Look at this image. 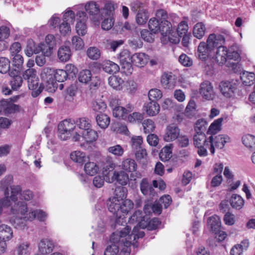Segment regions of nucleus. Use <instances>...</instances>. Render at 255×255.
Returning <instances> with one entry per match:
<instances>
[{
	"label": "nucleus",
	"mask_w": 255,
	"mask_h": 255,
	"mask_svg": "<svg viewBox=\"0 0 255 255\" xmlns=\"http://www.w3.org/2000/svg\"><path fill=\"white\" fill-rule=\"evenodd\" d=\"M27 212V205L22 202H17L11 208L13 216L10 221L15 228L24 229L27 221H31L36 218L40 221H44L47 216L46 213L41 210Z\"/></svg>",
	"instance_id": "nucleus-1"
},
{
	"label": "nucleus",
	"mask_w": 255,
	"mask_h": 255,
	"mask_svg": "<svg viewBox=\"0 0 255 255\" xmlns=\"http://www.w3.org/2000/svg\"><path fill=\"white\" fill-rule=\"evenodd\" d=\"M123 197H118L116 194L107 201V205L109 211L113 214L116 218V225H123L126 222L125 216L132 209L133 203L129 199L124 200Z\"/></svg>",
	"instance_id": "nucleus-2"
},
{
	"label": "nucleus",
	"mask_w": 255,
	"mask_h": 255,
	"mask_svg": "<svg viewBox=\"0 0 255 255\" xmlns=\"http://www.w3.org/2000/svg\"><path fill=\"white\" fill-rule=\"evenodd\" d=\"M194 144L195 146H201L204 145L206 148H208L211 153L213 154L215 152V149H222L223 148V137L222 135L215 136L211 135L207 139L205 134L200 131H197L194 135Z\"/></svg>",
	"instance_id": "nucleus-3"
},
{
	"label": "nucleus",
	"mask_w": 255,
	"mask_h": 255,
	"mask_svg": "<svg viewBox=\"0 0 255 255\" xmlns=\"http://www.w3.org/2000/svg\"><path fill=\"white\" fill-rule=\"evenodd\" d=\"M207 227L214 234V239L210 241L209 244L212 247L223 246V231L221 230V221L216 215L208 218Z\"/></svg>",
	"instance_id": "nucleus-4"
},
{
	"label": "nucleus",
	"mask_w": 255,
	"mask_h": 255,
	"mask_svg": "<svg viewBox=\"0 0 255 255\" xmlns=\"http://www.w3.org/2000/svg\"><path fill=\"white\" fill-rule=\"evenodd\" d=\"M24 79L27 80L28 87L31 91V96L37 97L42 91L43 89L38 87V78L36 75V72L33 69H28L23 73Z\"/></svg>",
	"instance_id": "nucleus-5"
},
{
	"label": "nucleus",
	"mask_w": 255,
	"mask_h": 255,
	"mask_svg": "<svg viewBox=\"0 0 255 255\" xmlns=\"http://www.w3.org/2000/svg\"><path fill=\"white\" fill-rule=\"evenodd\" d=\"M224 51L226 52V56L229 59L238 60L240 58V55L238 52V47L235 42V39L230 32L224 30Z\"/></svg>",
	"instance_id": "nucleus-6"
},
{
	"label": "nucleus",
	"mask_w": 255,
	"mask_h": 255,
	"mask_svg": "<svg viewBox=\"0 0 255 255\" xmlns=\"http://www.w3.org/2000/svg\"><path fill=\"white\" fill-rule=\"evenodd\" d=\"M128 229L127 232L120 231V232H116L111 235L110 240L113 243H119V245H123V248L121 250L118 255H129L130 252V247L131 245L130 241L127 240V238H125L127 235Z\"/></svg>",
	"instance_id": "nucleus-7"
},
{
	"label": "nucleus",
	"mask_w": 255,
	"mask_h": 255,
	"mask_svg": "<svg viewBox=\"0 0 255 255\" xmlns=\"http://www.w3.org/2000/svg\"><path fill=\"white\" fill-rule=\"evenodd\" d=\"M148 28L153 34L160 32L163 36H167L171 30V24L169 21H160L155 17L151 18L148 21Z\"/></svg>",
	"instance_id": "nucleus-8"
},
{
	"label": "nucleus",
	"mask_w": 255,
	"mask_h": 255,
	"mask_svg": "<svg viewBox=\"0 0 255 255\" xmlns=\"http://www.w3.org/2000/svg\"><path fill=\"white\" fill-rule=\"evenodd\" d=\"M78 79L80 83L85 84H87L91 82L89 86L90 89L97 88L100 84L98 77H92L91 71L87 69L82 70L79 72Z\"/></svg>",
	"instance_id": "nucleus-9"
},
{
	"label": "nucleus",
	"mask_w": 255,
	"mask_h": 255,
	"mask_svg": "<svg viewBox=\"0 0 255 255\" xmlns=\"http://www.w3.org/2000/svg\"><path fill=\"white\" fill-rule=\"evenodd\" d=\"M238 81L237 80L232 79L231 81H224V104L228 102L225 98L229 99V103L227 107L232 106L235 100L234 94L238 86Z\"/></svg>",
	"instance_id": "nucleus-10"
},
{
	"label": "nucleus",
	"mask_w": 255,
	"mask_h": 255,
	"mask_svg": "<svg viewBox=\"0 0 255 255\" xmlns=\"http://www.w3.org/2000/svg\"><path fill=\"white\" fill-rule=\"evenodd\" d=\"M116 104H118L117 100H113L110 103V106L113 110V116L117 118L125 119L127 114L132 110L133 107L128 104V108L126 109L123 107L116 105Z\"/></svg>",
	"instance_id": "nucleus-11"
},
{
	"label": "nucleus",
	"mask_w": 255,
	"mask_h": 255,
	"mask_svg": "<svg viewBox=\"0 0 255 255\" xmlns=\"http://www.w3.org/2000/svg\"><path fill=\"white\" fill-rule=\"evenodd\" d=\"M224 177L226 179V186L228 187L227 190L230 192L236 190L241 185V181L237 180L234 182L235 175L229 167L224 168Z\"/></svg>",
	"instance_id": "nucleus-12"
},
{
	"label": "nucleus",
	"mask_w": 255,
	"mask_h": 255,
	"mask_svg": "<svg viewBox=\"0 0 255 255\" xmlns=\"http://www.w3.org/2000/svg\"><path fill=\"white\" fill-rule=\"evenodd\" d=\"M83 130L81 132L82 135L75 132L73 139L74 141L81 140L83 138L87 142H92L95 141L98 138V133L93 128H82Z\"/></svg>",
	"instance_id": "nucleus-13"
},
{
	"label": "nucleus",
	"mask_w": 255,
	"mask_h": 255,
	"mask_svg": "<svg viewBox=\"0 0 255 255\" xmlns=\"http://www.w3.org/2000/svg\"><path fill=\"white\" fill-rule=\"evenodd\" d=\"M54 72L55 70L49 67H45L41 71V77L49 88L56 87L54 79Z\"/></svg>",
	"instance_id": "nucleus-14"
},
{
	"label": "nucleus",
	"mask_w": 255,
	"mask_h": 255,
	"mask_svg": "<svg viewBox=\"0 0 255 255\" xmlns=\"http://www.w3.org/2000/svg\"><path fill=\"white\" fill-rule=\"evenodd\" d=\"M85 8L86 11L89 13L90 15L93 16L92 18L95 21L99 22L102 19L100 7L95 2L90 1L87 2L85 4Z\"/></svg>",
	"instance_id": "nucleus-15"
},
{
	"label": "nucleus",
	"mask_w": 255,
	"mask_h": 255,
	"mask_svg": "<svg viewBox=\"0 0 255 255\" xmlns=\"http://www.w3.org/2000/svg\"><path fill=\"white\" fill-rule=\"evenodd\" d=\"M19 106L7 100L0 101V113L5 115L10 114L18 112Z\"/></svg>",
	"instance_id": "nucleus-16"
},
{
	"label": "nucleus",
	"mask_w": 255,
	"mask_h": 255,
	"mask_svg": "<svg viewBox=\"0 0 255 255\" xmlns=\"http://www.w3.org/2000/svg\"><path fill=\"white\" fill-rule=\"evenodd\" d=\"M206 42L213 50L215 48H221L223 46V35L219 33H211L208 36Z\"/></svg>",
	"instance_id": "nucleus-17"
},
{
	"label": "nucleus",
	"mask_w": 255,
	"mask_h": 255,
	"mask_svg": "<svg viewBox=\"0 0 255 255\" xmlns=\"http://www.w3.org/2000/svg\"><path fill=\"white\" fill-rule=\"evenodd\" d=\"M213 50L211 47L208 46L207 42H201L197 49L198 58L203 61H205L210 56V52Z\"/></svg>",
	"instance_id": "nucleus-18"
},
{
	"label": "nucleus",
	"mask_w": 255,
	"mask_h": 255,
	"mask_svg": "<svg viewBox=\"0 0 255 255\" xmlns=\"http://www.w3.org/2000/svg\"><path fill=\"white\" fill-rule=\"evenodd\" d=\"M160 82L162 86L167 89H173L175 85V78L171 72H164L161 75Z\"/></svg>",
	"instance_id": "nucleus-19"
},
{
	"label": "nucleus",
	"mask_w": 255,
	"mask_h": 255,
	"mask_svg": "<svg viewBox=\"0 0 255 255\" xmlns=\"http://www.w3.org/2000/svg\"><path fill=\"white\" fill-rule=\"evenodd\" d=\"M140 190L144 196H154L155 192L153 185H152L147 178H143L140 183Z\"/></svg>",
	"instance_id": "nucleus-20"
},
{
	"label": "nucleus",
	"mask_w": 255,
	"mask_h": 255,
	"mask_svg": "<svg viewBox=\"0 0 255 255\" xmlns=\"http://www.w3.org/2000/svg\"><path fill=\"white\" fill-rule=\"evenodd\" d=\"M143 109L149 116H155L160 112V107L157 102L150 101L144 104Z\"/></svg>",
	"instance_id": "nucleus-21"
},
{
	"label": "nucleus",
	"mask_w": 255,
	"mask_h": 255,
	"mask_svg": "<svg viewBox=\"0 0 255 255\" xmlns=\"http://www.w3.org/2000/svg\"><path fill=\"white\" fill-rule=\"evenodd\" d=\"M200 93L204 99L208 100H212L214 96L212 87L208 81H205L201 85Z\"/></svg>",
	"instance_id": "nucleus-22"
},
{
	"label": "nucleus",
	"mask_w": 255,
	"mask_h": 255,
	"mask_svg": "<svg viewBox=\"0 0 255 255\" xmlns=\"http://www.w3.org/2000/svg\"><path fill=\"white\" fill-rule=\"evenodd\" d=\"M224 64L227 67L231 68L234 73L239 74L241 75L243 72L241 64L238 62L241 58L238 60H235L234 59H229L226 56V58L224 57Z\"/></svg>",
	"instance_id": "nucleus-23"
},
{
	"label": "nucleus",
	"mask_w": 255,
	"mask_h": 255,
	"mask_svg": "<svg viewBox=\"0 0 255 255\" xmlns=\"http://www.w3.org/2000/svg\"><path fill=\"white\" fill-rule=\"evenodd\" d=\"M148 56L143 53H137L131 56V62L136 67H143L147 62Z\"/></svg>",
	"instance_id": "nucleus-24"
},
{
	"label": "nucleus",
	"mask_w": 255,
	"mask_h": 255,
	"mask_svg": "<svg viewBox=\"0 0 255 255\" xmlns=\"http://www.w3.org/2000/svg\"><path fill=\"white\" fill-rule=\"evenodd\" d=\"M120 167L125 171L133 172L136 169L137 165L134 159L127 158L123 159Z\"/></svg>",
	"instance_id": "nucleus-25"
},
{
	"label": "nucleus",
	"mask_w": 255,
	"mask_h": 255,
	"mask_svg": "<svg viewBox=\"0 0 255 255\" xmlns=\"http://www.w3.org/2000/svg\"><path fill=\"white\" fill-rule=\"evenodd\" d=\"M53 243L48 239L41 240L38 244L39 251L43 255L51 253L53 251Z\"/></svg>",
	"instance_id": "nucleus-26"
},
{
	"label": "nucleus",
	"mask_w": 255,
	"mask_h": 255,
	"mask_svg": "<svg viewBox=\"0 0 255 255\" xmlns=\"http://www.w3.org/2000/svg\"><path fill=\"white\" fill-rule=\"evenodd\" d=\"M72 53L70 47L67 46H61L59 47L57 55L61 62H65L70 60Z\"/></svg>",
	"instance_id": "nucleus-27"
},
{
	"label": "nucleus",
	"mask_w": 255,
	"mask_h": 255,
	"mask_svg": "<svg viewBox=\"0 0 255 255\" xmlns=\"http://www.w3.org/2000/svg\"><path fill=\"white\" fill-rule=\"evenodd\" d=\"M127 229H128V232L127 233V235L125 237V238H127V240L130 241L131 242V241H134L139 238L143 237L144 236V233L143 232H139L138 234H136L137 228L136 227H134L131 234H129L131 228L128 226H127V227L122 231L123 232H127L126 230Z\"/></svg>",
	"instance_id": "nucleus-28"
},
{
	"label": "nucleus",
	"mask_w": 255,
	"mask_h": 255,
	"mask_svg": "<svg viewBox=\"0 0 255 255\" xmlns=\"http://www.w3.org/2000/svg\"><path fill=\"white\" fill-rule=\"evenodd\" d=\"M230 203L233 208L239 210L243 207L245 201L240 195L234 194L230 199Z\"/></svg>",
	"instance_id": "nucleus-29"
},
{
	"label": "nucleus",
	"mask_w": 255,
	"mask_h": 255,
	"mask_svg": "<svg viewBox=\"0 0 255 255\" xmlns=\"http://www.w3.org/2000/svg\"><path fill=\"white\" fill-rule=\"evenodd\" d=\"M30 252V243L25 242L17 245L14 254V255H29Z\"/></svg>",
	"instance_id": "nucleus-30"
},
{
	"label": "nucleus",
	"mask_w": 255,
	"mask_h": 255,
	"mask_svg": "<svg viewBox=\"0 0 255 255\" xmlns=\"http://www.w3.org/2000/svg\"><path fill=\"white\" fill-rule=\"evenodd\" d=\"M240 78L244 85L250 86L254 84L255 80V74L253 72L243 71L240 75Z\"/></svg>",
	"instance_id": "nucleus-31"
},
{
	"label": "nucleus",
	"mask_w": 255,
	"mask_h": 255,
	"mask_svg": "<svg viewBox=\"0 0 255 255\" xmlns=\"http://www.w3.org/2000/svg\"><path fill=\"white\" fill-rule=\"evenodd\" d=\"M112 180H116L122 185H126L129 181L128 175L123 171H114Z\"/></svg>",
	"instance_id": "nucleus-32"
},
{
	"label": "nucleus",
	"mask_w": 255,
	"mask_h": 255,
	"mask_svg": "<svg viewBox=\"0 0 255 255\" xmlns=\"http://www.w3.org/2000/svg\"><path fill=\"white\" fill-rule=\"evenodd\" d=\"M13 232L10 227L2 224L0 225V239L5 242L12 238Z\"/></svg>",
	"instance_id": "nucleus-33"
},
{
	"label": "nucleus",
	"mask_w": 255,
	"mask_h": 255,
	"mask_svg": "<svg viewBox=\"0 0 255 255\" xmlns=\"http://www.w3.org/2000/svg\"><path fill=\"white\" fill-rule=\"evenodd\" d=\"M206 28L203 22H198L194 26L193 34L196 38L201 39L204 36Z\"/></svg>",
	"instance_id": "nucleus-34"
},
{
	"label": "nucleus",
	"mask_w": 255,
	"mask_h": 255,
	"mask_svg": "<svg viewBox=\"0 0 255 255\" xmlns=\"http://www.w3.org/2000/svg\"><path fill=\"white\" fill-rule=\"evenodd\" d=\"M108 83L113 89L121 90L123 88L124 81L121 77L113 75L109 78Z\"/></svg>",
	"instance_id": "nucleus-35"
},
{
	"label": "nucleus",
	"mask_w": 255,
	"mask_h": 255,
	"mask_svg": "<svg viewBox=\"0 0 255 255\" xmlns=\"http://www.w3.org/2000/svg\"><path fill=\"white\" fill-rule=\"evenodd\" d=\"M38 44L36 45L35 42L31 39L27 41L25 53L28 57L31 56L33 53H39L40 49H38Z\"/></svg>",
	"instance_id": "nucleus-36"
},
{
	"label": "nucleus",
	"mask_w": 255,
	"mask_h": 255,
	"mask_svg": "<svg viewBox=\"0 0 255 255\" xmlns=\"http://www.w3.org/2000/svg\"><path fill=\"white\" fill-rule=\"evenodd\" d=\"M103 68L104 71L111 74L116 73L120 70L119 66L111 61H106L103 64Z\"/></svg>",
	"instance_id": "nucleus-37"
},
{
	"label": "nucleus",
	"mask_w": 255,
	"mask_h": 255,
	"mask_svg": "<svg viewBox=\"0 0 255 255\" xmlns=\"http://www.w3.org/2000/svg\"><path fill=\"white\" fill-rule=\"evenodd\" d=\"M180 134L179 128H168L164 135V139L167 142L177 139Z\"/></svg>",
	"instance_id": "nucleus-38"
},
{
	"label": "nucleus",
	"mask_w": 255,
	"mask_h": 255,
	"mask_svg": "<svg viewBox=\"0 0 255 255\" xmlns=\"http://www.w3.org/2000/svg\"><path fill=\"white\" fill-rule=\"evenodd\" d=\"M98 165L94 162L89 161L85 163L84 171L87 175L93 176L99 171Z\"/></svg>",
	"instance_id": "nucleus-39"
},
{
	"label": "nucleus",
	"mask_w": 255,
	"mask_h": 255,
	"mask_svg": "<svg viewBox=\"0 0 255 255\" xmlns=\"http://www.w3.org/2000/svg\"><path fill=\"white\" fill-rule=\"evenodd\" d=\"M242 142L247 148L255 149V137L250 134L244 135L242 137Z\"/></svg>",
	"instance_id": "nucleus-40"
},
{
	"label": "nucleus",
	"mask_w": 255,
	"mask_h": 255,
	"mask_svg": "<svg viewBox=\"0 0 255 255\" xmlns=\"http://www.w3.org/2000/svg\"><path fill=\"white\" fill-rule=\"evenodd\" d=\"M71 159L74 162L83 164L86 161L87 157L84 152L80 151H75L70 154Z\"/></svg>",
	"instance_id": "nucleus-41"
},
{
	"label": "nucleus",
	"mask_w": 255,
	"mask_h": 255,
	"mask_svg": "<svg viewBox=\"0 0 255 255\" xmlns=\"http://www.w3.org/2000/svg\"><path fill=\"white\" fill-rule=\"evenodd\" d=\"M96 121L100 128H107L110 123V118L107 115L100 114L97 115Z\"/></svg>",
	"instance_id": "nucleus-42"
},
{
	"label": "nucleus",
	"mask_w": 255,
	"mask_h": 255,
	"mask_svg": "<svg viewBox=\"0 0 255 255\" xmlns=\"http://www.w3.org/2000/svg\"><path fill=\"white\" fill-rule=\"evenodd\" d=\"M148 18L147 11L146 10H139L136 15V22L139 25L146 23Z\"/></svg>",
	"instance_id": "nucleus-43"
},
{
	"label": "nucleus",
	"mask_w": 255,
	"mask_h": 255,
	"mask_svg": "<svg viewBox=\"0 0 255 255\" xmlns=\"http://www.w3.org/2000/svg\"><path fill=\"white\" fill-rule=\"evenodd\" d=\"M172 156V147L165 146L159 153V157L162 161L168 160Z\"/></svg>",
	"instance_id": "nucleus-44"
},
{
	"label": "nucleus",
	"mask_w": 255,
	"mask_h": 255,
	"mask_svg": "<svg viewBox=\"0 0 255 255\" xmlns=\"http://www.w3.org/2000/svg\"><path fill=\"white\" fill-rule=\"evenodd\" d=\"M101 55L100 50L96 47H90L87 50V56L92 60H98Z\"/></svg>",
	"instance_id": "nucleus-45"
},
{
	"label": "nucleus",
	"mask_w": 255,
	"mask_h": 255,
	"mask_svg": "<svg viewBox=\"0 0 255 255\" xmlns=\"http://www.w3.org/2000/svg\"><path fill=\"white\" fill-rule=\"evenodd\" d=\"M91 121L87 118L82 117L75 120L74 128H90Z\"/></svg>",
	"instance_id": "nucleus-46"
},
{
	"label": "nucleus",
	"mask_w": 255,
	"mask_h": 255,
	"mask_svg": "<svg viewBox=\"0 0 255 255\" xmlns=\"http://www.w3.org/2000/svg\"><path fill=\"white\" fill-rule=\"evenodd\" d=\"M74 129L70 128L68 130L66 128H58L57 133L59 138L62 140H67L72 136Z\"/></svg>",
	"instance_id": "nucleus-47"
},
{
	"label": "nucleus",
	"mask_w": 255,
	"mask_h": 255,
	"mask_svg": "<svg viewBox=\"0 0 255 255\" xmlns=\"http://www.w3.org/2000/svg\"><path fill=\"white\" fill-rule=\"evenodd\" d=\"M196 114V103L194 100H191L189 102L185 111V115L187 117L191 118Z\"/></svg>",
	"instance_id": "nucleus-48"
},
{
	"label": "nucleus",
	"mask_w": 255,
	"mask_h": 255,
	"mask_svg": "<svg viewBox=\"0 0 255 255\" xmlns=\"http://www.w3.org/2000/svg\"><path fill=\"white\" fill-rule=\"evenodd\" d=\"M148 96L149 101L156 102L162 98V93L158 89H151L148 92Z\"/></svg>",
	"instance_id": "nucleus-49"
},
{
	"label": "nucleus",
	"mask_w": 255,
	"mask_h": 255,
	"mask_svg": "<svg viewBox=\"0 0 255 255\" xmlns=\"http://www.w3.org/2000/svg\"><path fill=\"white\" fill-rule=\"evenodd\" d=\"M215 48L216 51L212 58L217 64L222 66L223 64V46Z\"/></svg>",
	"instance_id": "nucleus-50"
},
{
	"label": "nucleus",
	"mask_w": 255,
	"mask_h": 255,
	"mask_svg": "<svg viewBox=\"0 0 255 255\" xmlns=\"http://www.w3.org/2000/svg\"><path fill=\"white\" fill-rule=\"evenodd\" d=\"M67 78H69L68 74H67L66 71H65L64 70L57 69L55 70L54 74V81H57L59 82H62L66 80Z\"/></svg>",
	"instance_id": "nucleus-51"
},
{
	"label": "nucleus",
	"mask_w": 255,
	"mask_h": 255,
	"mask_svg": "<svg viewBox=\"0 0 255 255\" xmlns=\"http://www.w3.org/2000/svg\"><path fill=\"white\" fill-rule=\"evenodd\" d=\"M9 60L5 57H0V73L5 74L9 70Z\"/></svg>",
	"instance_id": "nucleus-52"
},
{
	"label": "nucleus",
	"mask_w": 255,
	"mask_h": 255,
	"mask_svg": "<svg viewBox=\"0 0 255 255\" xmlns=\"http://www.w3.org/2000/svg\"><path fill=\"white\" fill-rule=\"evenodd\" d=\"M11 194L10 198L12 201L15 202L17 200L18 195L20 197L21 187L19 185H12L10 186Z\"/></svg>",
	"instance_id": "nucleus-53"
},
{
	"label": "nucleus",
	"mask_w": 255,
	"mask_h": 255,
	"mask_svg": "<svg viewBox=\"0 0 255 255\" xmlns=\"http://www.w3.org/2000/svg\"><path fill=\"white\" fill-rule=\"evenodd\" d=\"M38 48L40 50L39 53L41 52L44 56L48 57L52 54L54 47L50 46L43 42L38 44Z\"/></svg>",
	"instance_id": "nucleus-54"
},
{
	"label": "nucleus",
	"mask_w": 255,
	"mask_h": 255,
	"mask_svg": "<svg viewBox=\"0 0 255 255\" xmlns=\"http://www.w3.org/2000/svg\"><path fill=\"white\" fill-rule=\"evenodd\" d=\"M107 108L106 103L102 100H96L92 102V108L94 111L102 113Z\"/></svg>",
	"instance_id": "nucleus-55"
},
{
	"label": "nucleus",
	"mask_w": 255,
	"mask_h": 255,
	"mask_svg": "<svg viewBox=\"0 0 255 255\" xmlns=\"http://www.w3.org/2000/svg\"><path fill=\"white\" fill-rule=\"evenodd\" d=\"M188 29V25L187 22L185 21L180 22L177 28V35L180 37L183 35H187V32Z\"/></svg>",
	"instance_id": "nucleus-56"
},
{
	"label": "nucleus",
	"mask_w": 255,
	"mask_h": 255,
	"mask_svg": "<svg viewBox=\"0 0 255 255\" xmlns=\"http://www.w3.org/2000/svg\"><path fill=\"white\" fill-rule=\"evenodd\" d=\"M72 46L76 50H80L84 46L83 39L78 36H74L72 39Z\"/></svg>",
	"instance_id": "nucleus-57"
},
{
	"label": "nucleus",
	"mask_w": 255,
	"mask_h": 255,
	"mask_svg": "<svg viewBox=\"0 0 255 255\" xmlns=\"http://www.w3.org/2000/svg\"><path fill=\"white\" fill-rule=\"evenodd\" d=\"M142 143L143 138L141 136H133L131 138V146L133 150L142 147Z\"/></svg>",
	"instance_id": "nucleus-58"
},
{
	"label": "nucleus",
	"mask_w": 255,
	"mask_h": 255,
	"mask_svg": "<svg viewBox=\"0 0 255 255\" xmlns=\"http://www.w3.org/2000/svg\"><path fill=\"white\" fill-rule=\"evenodd\" d=\"M143 119V116L139 113L134 112L128 117V121L131 123H141Z\"/></svg>",
	"instance_id": "nucleus-59"
},
{
	"label": "nucleus",
	"mask_w": 255,
	"mask_h": 255,
	"mask_svg": "<svg viewBox=\"0 0 255 255\" xmlns=\"http://www.w3.org/2000/svg\"><path fill=\"white\" fill-rule=\"evenodd\" d=\"M108 151L117 156H122L124 152L123 148L119 144L109 147Z\"/></svg>",
	"instance_id": "nucleus-60"
},
{
	"label": "nucleus",
	"mask_w": 255,
	"mask_h": 255,
	"mask_svg": "<svg viewBox=\"0 0 255 255\" xmlns=\"http://www.w3.org/2000/svg\"><path fill=\"white\" fill-rule=\"evenodd\" d=\"M143 218L144 216L142 212L138 210L135 211L133 214L129 218L128 222L131 224L134 222H139L144 220Z\"/></svg>",
	"instance_id": "nucleus-61"
},
{
	"label": "nucleus",
	"mask_w": 255,
	"mask_h": 255,
	"mask_svg": "<svg viewBox=\"0 0 255 255\" xmlns=\"http://www.w3.org/2000/svg\"><path fill=\"white\" fill-rule=\"evenodd\" d=\"M11 88L13 90H17L21 87L22 83V78L20 76L12 78L10 81Z\"/></svg>",
	"instance_id": "nucleus-62"
},
{
	"label": "nucleus",
	"mask_w": 255,
	"mask_h": 255,
	"mask_svg": "<svg viewBox=\"0 0 255 255\" xmlns=\"http://www.w3.org/2000/svg\"><path fill=\"white\" fill-rule=\"evenodd\" d=\"M236 222V217L234 214L228 211L224 215V223L228 226L233 225Z\"/></svg>",
	"instance_id": "nucleus-63"
},
{
	"label": "nucleus",
	"mask_w": 255,
	"mask_h": 255,
	"mask_svg": "<svg viewBox=\"0 0 255 255\" xmlns=\"http://www.w3.org/2000/svg\"><path fill=\"white\" fill-rule=\"evenodd\" d=\"M116 243L107 247L104 252V255H117L119 252V247Z\"/></svg>",
	"instance_id": "nucleus-64"
}]
</instances>
